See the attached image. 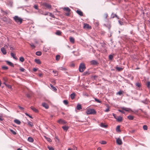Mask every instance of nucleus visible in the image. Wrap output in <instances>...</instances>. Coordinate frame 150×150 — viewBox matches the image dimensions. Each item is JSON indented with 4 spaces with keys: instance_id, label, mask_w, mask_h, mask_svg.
I'll use <instances>...</instances> for the list:
<instances>
[{
    "instance_id": "nucleus-1",
    "label": "nucleus",
    "mask_w": 150,
    "mask_h": 150,
    "mask_svg": "<svg viewBox=\"0 0 150 150\" xmlns=\"http://www.w3.org/2000/svg\"><path fill=\"white\" fill-rule=\"evenodd\" d=\"M86 112L87 115L95 114L96 113V112L94 109L90 108L87 109Z\"/></svg>"
},
{
    "instance_id": "nucleus-2",
    "label": "nucleus",
    "mask_w": 150,
    "mask_h": 150,
    "mask_svg": "<svg viewBox=\"0 0 150 150\" xmlns=\"http://www.w3.org/2000/svg\"><path fill=\"white\" fill-rule=\"evenodd\" d=\"M86 68V67L84 63H81L80 64L79 67V70L80 72H83Z\"/></svg>"
},
{
    "instance_id": "nucleus-3",
    "label": "nucleus",
    "mask_w": 150,
    "mask_h": 150,
    "mask_svg": "<svg viewBox=\"0 0 150 150\" xmlns=\"http://www.w3.org/2000/svg\"><path fill=\"white\" fill-rule=\"evenodd\" d=\"M13 18L16 22L17 23L19 22V24H21L22 22L23 19L17 16H15L14 17H13Z\"/></svg>"
},
{
    "instance_id": "nucleus-4",
    "label": "nucleus",
    "mask_w": 150,
    "mask_h": 150,
    "mask_svg": "<svg viewBox=\"0 0 150 150\" xmlns=\"http://www.w3.org/2000/svg\"><path fill=\"white\" fill-rule=\"evenodd\" d=\"M116 142L117 144L121 145L122 144V140L119 138H116Z\"/></svg>"
},
{
    "instance_id": "nucleus-5",
    "label": "nucleus",
    "mask_w": 150,
    "mask_h": 150,
    "mask_svg": "<svg viewBox=\"0 0 150 150\" xmlns=\"http://www.w3.org/2000/svg\"><path fill=\"white\" fill-rule=\"evenodd\" d=\"M90 64L91 65H98L99 64L98 62L95 60H93L90 62Z\"/></svg>"
},
{
    "instance_id": "nucleus-6",
    "label": "nucleus",
    "mask_w": 150,
    "mask_h": 150,
    "mask_svg": "<svg viewBox=\"0 0 150 150\" xmlns=\"http://www.w3.org/2000/svg\"><path fill=\"white\" fill-rule=\"evenodd\" d=\"M58 122L60 124H64L67 123V122L64 120L60 119L58 121Z\"/></svg>"
},
{
    "instance_id": "nucleus-7",
    "label": "nucleus",
    "mask_w": 150,
    "mask_h": 150,
    "mask_svg": "<svg viewBox=\"0 0 150 150\" xmlns=\"http://www.w3.org/2000/svg\"><path fill=\"white\" fill-rule=\"evenodd\" d=\"M43 5L48 9H51L52 7L51 5L46 3H44Z\"/></svg>"
},
{
    "instance_id": "nucleus-8",
    "label": "nucleus",
    "mask_w": 150,
    "mask_h": 150,
    "mask_svg": "<svg viewBox=\"0 0 150 150\" xmlns=\"http://www.w3.org/2000/svg\"><path fill=\"white\" fill-rule=\"evenodd\" d=\"M83 28L84 29H91V27L87 23L84 24Z\"/></svg>"
},
{
    "instance_id": "nucleus-9",
    "label": "nucleus",
    "mask_w": 150,
    "mask_h": 150,
    "mask_svg": "<svg viewBox=\"0 0 150 150\" xmlns=\"http://www.w3.org/2000/svg\"><path fill=\"white\" fill-rule=\"evenodd\" d=\"M135 85L137 87V89H139V88L141 86V83L139 82H137L136 83Z\"/></svg>"
},
{
    "instance_id": "nucleus-10",
    "label": "nucleus",
    "mask_w": 150,
    "mask_h": 150,
    "mask_svg": "<svg viewBox=\"0 0 150 150\" xmlns=\"http://www.w3.org/2000/svg\"><path fill=\"white\" fill-rule=\"evenodd\" d=\"M1 51L4 54H6L7 52L4 47H2L1 49Z\"/></svg>"
},
{
    "instance_id": "nucleus-11",
    "label": "nucleus",
    "mask_w": 150,
    "mask_h": 150,
    "mask_svg": "<svg viewBox=\"0 0 150 150\" xmlns=\"http://www.w3.org/2000/svg\"><path fill=\"white\" fill-rule=\"evenodd\" d=\"M116 119L118 122H121L122 121V117L121 116H117L116 118Z\"/></svg>"
},
{
    "instance_id": "nucleus-12",
    "label": "nucleus",
    "mask_w": 150,
    "mask_h": 150,
    "mask_svg": "<svg viewBox=\"0 0 150 150\" xmlns=\"http://www.w3.org/2000/svg\"><path fill=\"white\" fill-rule=\"evenodd\" d=\"M121 108L123 110H124L126 111H132V110L131 109L129 108H127L125 107H122Z\"/></svg>"
},
{
    "instance_id": "nucleus-13",
    "label": "nucleus",
    "mask_w": 150,
    "mask_h": 150,
    "mask_svg": "<svg viewBox=\"0 0 150 150\" xmlns=\"http://www.w3.org/2000/svg\"><path fill=\"white\" fill-rule=\"evenodd\" d=\"M42 106L45 107V108L47 109L49 108V106L48 105L45 103H43L42 104Z\"/></svg>"
},
{
    "instance_id": "nucleus-14",
    "label": "nucleus",
    "mask_w": 150,
    "mask_h": 150,
    "mask_svg": "<svg viewBox=\"0 0 150 150\" xmlns=\"http://www.w3.org/2000/svg\"><path fill=\"white\" fill-rule=\"evenodd\" d=\"M111 17L112 18H114L115 17H116L117 18V19H119V18L118 16L115 14L114 13H112L111 15Z\"/></svg>"
},
{
    "instance_id": "nucleus-15",
    "label": "nucleus",
    "mask_w": 150,
    "mask_h": 150,
    "mask_svg": "<svg viewBox=\"0 0 150 150\" xmlns=\"http://www.w3.org/2000/svg\"><path fill=\"white\" fill-rule=\"evenodd\" d=\"M69 39L70 41L72 43L74 44V43L75 40H74V39L73 38L71 37H69Z\"/></svg>"
},
{
    "instance_id": "nucleus-16",
    "label": "nucleus",
    "mask_w": 150,
    "mask_h": 150,
    "mask_svg": "<svg viewBox=\"0 0 150 150\" xmlns=\"http://www.w3.org/2000/svg\"><path fill=\"white\" fill-rule=\"evenodd\" d=\"M30 108L34 112H38V109L33 107L31 106Z\"/></svg>"
},
{
    "instance_id": "nucleus-17",
    "label": "nucleus",
    "mask_w": 150,
    "mask_h": 150,
    "mask_svg": "<svg viewBox=\"0 0 150 150\" xmlns=\"http://www.w3.org/2000/svg\"><path fill=\"white\" fill-rule=\"evenodd\" d=\"M76 12L80 16H83V12L80 10H77Z\"/></svg>"
},
{
    "instance_id": "nucleus-18",
    "label": "nucleus",
    "mask_w": 150,
    "mask_h": 150,
    "mask_svg": "<svg viewBox=\"0 0 150 150\" xmlns=\"http://www.w3.org/2000/svg\"><path fill=\"white\" fill-rule=\"evenodd\" d=\"M6 62L8 65H10V66L12 67H14L13 64L12 62L8 61H6Z\"/></svg>"
},
{
    "instance_id": "nucleus-19",
    "label": "nucleus",
    "mask_w": 150,
    "mask_h": 150,
    "mask_svg": "<svg viewBox=\"0 0 150 150\" xmlns=\"http://www.w3.org/2000/svg\"><path fill=\"white\" fill-rule=\"evenodd\" d=\"M11 56L15 59L17 60L18 58L15 56V55L13 53H11Z\"/></svg>"
},
{
    "instance_id": "nucleus-20",
    "label": "nucleus",
    "mask_w": 150,
    "mask_h": 150,
    "mask_svg": "<svg viewBox=\"0 0 150 150\" xmlns=\"http://www.w3.org/2000/svg\"><path fill=\"white\" fill-rule=\"evenodd\" d=\"M63 9L68 12H70L71 11L70 9L68 7L64 8Z\"/></svg>"
},
{
    "instance_id": "nucleus-21",
    "label": "nucleus",
    "mask_w": 150,
    "mask_h": 150,
    "mask_svg": "<svg viewBox=\"0 0 150 150\" xmlns=\"http://www.w3.org/2000/svg\"><path fill=\"white\" fill-rule=\"evenodd\" d=\"M116 69L117 70V71H121L123 69V68H122L119 67H116Z\"/></svg>"
},
{
    "instance_id": "nucleus-22",
    "label": "nucleus",
    "mask_w": 150,
    "mask_h": 150,
    "mask_svg": "<svg viewBox=\"0 0 150 150\" xmlns=\"http://www.w3.org/2000/svg\"><path fill=\"white\" fill-rule=\"evenodd\" d=\"M28 140L29 142H33L34 141V140L33 138L30 137H28Z\"/></svg>"
},
{
    "instance_id": "nucleus-23",
    "label": "nucleus",
    "mask_w": 150,
    "mask_h": 150,
    "mask_svg": "<svg viewBox=\"0 0 150 150\" xmlns=\"http://www.w3.org/2000/svg\"><path fill=\"white\" fill-rule=\"evenodd\" d=\"M62 32L60 30H57L55 34L58 35H61L62 34Z\"/></svg>"
},
{
    "instance_id": "nucleus-24",
    "label": "nucleus",
    "mask_w": 150,
    "mask_h": 150,
    "mask_svg": "<svg viewBox=\"0 0 150 150\" xmlns=\"http://www.w3.org/2000/svg\"><path fill=\"white\" fill-rule=\"evenodd\" d=\"M35 62L38 64H40L41 63L39 59H35Z\"/></svg>"
},
{
    "instance_id": "nucleus-25",
    "label": "nucleus",
    "mask_w": 150,
    "mask_h": 150,
    "mask_svg": "<svg viewBox=\"0 0 150 150\" xmlns=\"http://www.w3.org/2000/svg\"><path fill=\"white\" fill-rule=\"evenodd\" d=\"M14 122L18 124V125H20L21 123V122L18 120H17V119H15L14 120Z\"/></svg>"
},
{
    "instance_id": "nucleus-26",
    "label": "nucleus",
    "mask_w": 150,
    "mask_h": 150,
    "mask_svg": "<svg viewBox=\"0 0 150 150\" xmlns=\"http://www.w3.org/2000/svg\"><path fill=\"white\" fill-rule=\"evenodd\" d=\"M63 129L65 131H67L69 128V127L68 126H64L62 127Z\"/></svg>"
},
{
    "instance_id": "nucleus-27",
    "label": "nucleus",
    "mask_w": 150,
    "mask_h": 150,
    "mask_svg": "<svg viewBox=\"0 0 150 150\" xmlns=\"http://www.w3.org/2000/svg\"><path fill=\"white\" fill-rule=\"evenodd\" d=\"M44 137L48 142H52V140L50 138H49V137H46V136H45Z\"/></svg>"
},
{
    "instance_id": "nucleus-28",
    "label": "nucleus",
    "mask_w": 150,
    "mask_h": 150,
    "mask_svg": "<svg viewBox=\"0 0 150 150\" xmlns=\"http://www.w3.org/2000/svg\"><path fill=\"white\" fill-rule=\"evenodd\" d=\"M81 108V105L78 104L77 105V109L78 110H80Z\"/></svg>"
},
{
    "instance_id": "nucleus-29",
    "label": "nucleus",
    "mask_w": 150,
    "mask_h": 150,
    "mask_svg": "<svg viewBox=\"0 0 150 150\" xmlns=\"http://www.w3.org/2000/svg\"><path fill=\"white\" fill-rule=\"evenodd\" d=\"M50 86L51 88L54 91H56L57 90V89H56V88L55 87H54V86H53L52 85L50 84Z\"/></svg>"
},
{
    "instance_id": "nucleus-30",
    "label": "nucleus",
    "mask_w": 150,
    "mask_h": 150,
    "mask_svg": "<svg viewBox=\"0 0 150 150\" xmlns=\"http://www.w3.org/2000/svg\"><path fill=\"white\" fill-rule=\"evenodd\" d=\"M60 58V56L59 55H57L56 57V60L57 61H59V60Z\"/></svg>"
},
{
    "instance_id": "nucleus-31",
    "label": "nucleus",
    "mask_w": 150,
    "mask_h": 150,
    "mask_svg": "<svg viewBox=\"0 0 150 150\" xmlns=\"http://www.w3.org/2000/svg\"><path fill=\"white\" fill-rule=\"evenodd\" d=\"M41 54H42V53L40 51H38L36 52V54L38 56H40L41 55Z\"/></svg>"
},
{
    "instance_id": "nucleus-32",
    "label": "nucleus",
    "mask_w": 150,
    "mask_h": 150,
    "mask_svg": "<svg viewBox=\"0 0 150 150\" xmlns=\"http://www.w3.org/2000/svg\"><path fill=\"white\" fill-rule=\"evenodd\" d=\"M100 126L104 128H106L107 127V125H105V124L103 123H100Z\"/></svg>"
},
{
    "instance_id": "nucleus-33",
    "label": "nucleus",
    "mask_w": 150,
    "mask_h": 150,
    "mask_svg": "<svg viewBox=\"0 0 150 150\" xmlns=\"http://www.w3.org/2000/svg\"><path fill=\"white\" fill-rule=\"evenodd\" d=\"M75 96V95L74 93H73L71 95V97L72 99H74Z\"/></svg>"
},
{
    "instance_id": "nucleus-34",
    "label": "nucleus",
    "mask_w": 150,
    "mask_h": 150,
    "mask_svg": "<svg viewBox=\"0 0 150 150\" xmlns=\"http://www.w3.org/2000/svg\"><path fill=\"white\" fill-rule=\"evenodd\" d=\"M127 118L129 120H132L134 119V117L131 115H130L127 117Z\"/></svg>"
},
{
    "instance_id": "nucleus-35",
    "label": "nucleus",
    "mask_w": 150,
    "mask_h": 150,
    "mask_svg": "<svg viewBox=\"0 0 150 150\" xmlns=\"http://www.w3.org/2000/svg\"><path fill=\"white\" fill-rule=\"evenodd\" d=\"M99 143L101 144H106V142L105 141H100Z\"/></svg>"
},
{
    "instance_id": "nucleus-36",
    "label": "nucleus",
    "mask_w": 150,
    "mask_h": 150,
    "mask_svg": "<svg viewBox=\"0 0 150 150\" xmlns=\"http://www.w3.org/2000/svg\"><path fill=\"white\" fill-rule=\"evenodd\" d=\"M120 126L119 125H118L117 127L116 130L117 132H120Z\"/></svg>"
},
{
    "instance_id": "nucleus-37",
    "label": "nucleus",
    "mask_w": 150,
    "mask_h": 150,
    "mask_svg": "<svg viewBox=\"0 0 150 150\" xmlns=\"http://www.w3.org/2000/svg\"><path fill=\"white\" fill-rule=\"evenodd\" d=\"M19 60L21 62H23L24 61V59L22 57H20Z\"/></svg>"
},
{
    "instance_id": "nucleus-38",
    "label": "nucleus",
    "mask_w": 150,
    "mask_h": 150,
    "mask_svg": "<svg viewBox=\"0 0 150 150\" xmlns=\"http://www.w3.org/2000/svg\"><path fill=\"white\" fill-rule=\"evenodd\" d=\"M10 131L11 132V133H12L14 135H16V132H15V131H13V130L10 129Z\"/></svg>"
},
{
    "instance_id": "nucleus-39",
    "label": "nucleus",
    "mask_w": 150,
    "mask_h": 150,
    "mask_svg": "<svg viewBox=\"0 0 150 150\" xmlns=\"http://www.w3.org/2000/svg\"><path fill=\"white\" fill-rule=\"evenodd\" d=\"M58 69L59 70H65V68L63 67H61L58 68Z\"/></svg>"
},
{
    "instance_id": "nucleus-40",
    "label": "nucleus",
    "mask_w": 150,
    "mask_h": 150,
    "mask_svg": "<svg viewBox=\"0 0 150 150\" xmlns=\"http://www.w3.org/2000/svg\"><path fill=\"white\" fill-rule=\"evenodd\" d=\"M2 20L4 21V22H6L7 21V18L5 17H3L1 18Z\"/></svg>"
},
{
    "instance_id": "nucleus-41",
    "label": "nucleus",
    "mask_w": 150,
    "mask_h": 150,
    "mask_svg": "<svg viewBox=\"0 0 150 150\" xmlns=\"http://www.w3.org/2000/svg\"><path fill=\"white\" fill-rule=\"evenodd\" d=\"M108 16V14L107 13H105L103 15V17L104 19H106Z\"/></svg>"
},
{
    "instance_id": "nucleus-42",
    "label": "nucleus",
    "mask_w": 150,
    "mask_h": 150,
    "mask_svg": "<svg viewBox=\"0 0 150 150\" xmlns=\"http://www.w3.org/2000/svg\"><path fill=\"white\" fill-rule=\"evenodd\" d=\"M96 102L98 103H101V101L99 99H97L96 98H94Z\"/></svg>"
},
{
    "instance_id": "nucleus-43",
    "label": "nucleus",
    "mask_w": 150,
    "mask_h": 150,
    "mask_svg": "<svg viewBox=\"0 0 150 150\" xmlns=\"http://www.w3.org/2000/svg\"><path fill=\"white\" fill-rule=\"evenodd\" d=\"M63 103L67 105L68 104V102L67 100H64L63 101Z\"/></svg>"
},
{
    "instance_id": "nucleus-44",
    "label": "nucleus",
    "mask_w": 150,
    "mask_h": 150,
    "mask_svg": "<svg viewBox=\"0 0 150 150\" xmlns=\"http://www.w3.org/2000/svg\"><path fill=\"white\" fill-rule=\"evenodd\" d=\"M123 92H124L122 91H120L117 92V94H118L119 95H121L123 93Z\"/></svg>"
},
{
    "instance_id": "nucleus-45",
    "label": "nucleus",
    "mask_w": 150,
    "mask_h": 150,
    "mask_svg": "<svg viewBox=\"0 0 150 150\" xmlns=\"http://www.w3.org/2000/svg\"><path fill=\"white\" fill-rule=\"evenodd\" d=\"M28 125L30 126V127H32L33 125V124L32 123L30 122H29L28 123Z\"/></svg>"
},
{
    "instance_id": "nucleus-46",
    "label": "nucleus",
    "mask_w": 150,
    "mask_h": 150,
    "mask_svg": "<svg viewBox=\"0 0 150 150\" xmlns=\"http://www.w3.org/2000/svg\"><path fill=\"white\" fill-rule=\"evenodd\" d=\"M109 59L110 60H112L113 57V56L112 55H109Z\"/></svg>"
},
{
    "instance_id": "nucleus-47",
    "label": "nucleus",
    "mask_w": 150,
    "mask_h": 150,
    "mask_svg": "<svg viewBox=\"0 0 150 150\" xmlns=\"http://www.w3.org/2000/svg\"><path fill=\"white\" fill-rule=\"evenodd\" d=\"M143 128L145 130H147V127L146 125H144L143 126Z\"/></svg>"
},
{
    "instance_id": "nucleus-48",
    "label": "nucleus",
    "mask_w": 150,
    "mask_h": 150,
    "mask_svg": "<svg viewBox=\"0 0 150 150\" xmlns=\"http://www.w3.org/2000/svg\"><path fill=\"white\" fill-rule=\"evenodd\" d=\"M49 15L50 16H51V17H52V18H54V15L52 14V13H50L49 12Z\"/></svg>"
},
{
    "instance_id": "nucleus-49",
    "label": "nucleus",
    "mask_w": 150,
    "mask_h": 150,
    "mask_svg": "<svg viewBox=\"0 0 150 150\" xmlns=\"http://www.w3.org/2000/svg\"><path fill=\"white\" fill-rule=\"evenodd\" d=\"M48 148L49 150H54V149L52 147L48 146Z\"/></svg>"
},
{
    "instance_id": "nucleus-50",
    "label": "nucleus",
    "mask_w": 150,
    "mask_h": 150,
    "mask_svg": "<svg viewBox=\"0 0 150 150\" xmlns=\"http://www.w3.org/2000/svg\"><path fill=\"white\" fill-rule=\"evenodd\" d=\"M3 80L4 81V82H6L8 81V79L6 77H4L3 78Z\"/></svg>"
},
{
    "instance_id": "nucleus-51",
    "label": "nucleus",
    "mask_w": 150,
    "mask_h": 150,
    "mask_svg": "<svg viewBox=\"0 0 150 150\" xmlns=\"http://www.w3.org/2000/svg\"><path fill=\"white\" fill-rule=\"evenodd\" d=\"M124 110H123L122 109V110H118V111L119 112H122V113L123 114H124L125 113V112Z\"/></svg>"
},
{
    "instance_id": "nucleus-52",
    "label": "nucleus",
    "mask_w": 150,
    "mask_h": 150,
    "mask_svg": "<svg viewBox=\"0 0 150 150\" xmlns=\"http://www.w3.org/2000/svg\"><path fill=\"white\" fill-rule=\"evenodd\" d=\"M20 70L22 72H24L25 70V69L22 67H21L20 69Z\"/></svg>"
},
{
    "instance_id": "nucleus-53",
    "label": "nucleus",
    "mask_w": 150,
    "mask_h": 150,
    "mask_svg": "<svg viewBox=\"0 0 150 150\" xmlns=\"http://www.w3.org/2000/svg\"><path fill=\"white\" fill-rule=\"evenodd\" d=\"M2 68L3 69H4L5 70H7L8 69V67H7V66H4V67H2Z\"/></svg>"
},
{
    "instance_id": "nucleus-54",
    "label": "nucleus",
    "mask_w": 150,
    "mask_h": 150,
    "mask_svg": "<svg viewBox=\"0 0 150 150\" xmlns=\"http://www.w3.org/2000/svg\"><path fill=\"white\" fill-rule=\"evenodd\" d=\"M53 72L55 74H57V75H56V76H57L58 74V73H57V71H55V70H53Z\"/></svg>"
},
{
    "instance_id": "nucleus-55",
    "label": "nucleus",
    "mask_w": 150,
    "mask_h": 150,
    "mask_svg": "<svg viewBox=\"0 0 150 150\" xmlns=\"http://www.w3.org/2000/svg\"><path fill=\"white\" fill-rule=\"evenodd\" d=\"M110 111L109 108H108L106 110H105V112H108Z\"/></svg>"
},
{
    "instance_id": "nucleus-56",
    "label": "nucleus",
    "mask_w": 150,
    "mask_h": 150,
    "mask_svg": "<svg viewBox=\"0 0 150 150\" xmlns=\"http://www.w3.org/2000/svg\"><path fill=\"white\" fill-rule=\"evenodd\" d=\"M6 86L9 88H12L11 86L9 85H7V86Z\"/></svg>"
},
{
    "instance_id": "nucleus-57",
    "label": "nucleus",
    "mask_w": 150,
    "mask_h": 150,
    "mask_svg": "<svg viewBox=\"0 0 150 150\" xmlns=\"http://www.w3.org/2000/svg\"><path fill=\"white\" fill-rule=\"evenodd\" d=\"M34 8H35V9H38V5H34Z\"/></svg>"
},
{
    "instance_id": "nucleus-58",
    "label": "nucleus",
    "mask_w": 150,
    "mask_h": 150,
    "mask_svg": "<svg viewBox=\"0 0 150 150\" xmlns=\"http://www.w3.org/2000/svg\"><path fill=\"white\" fill-rule=\"evenodd\" d=\"M112 115L114 117V118L116 119V118L117 116H116L115 114L114 113H112Z\"/></svg>"
},
{
    "instance_id": "nucleus-59",
    "label": "nucleus",
    "mask_w": 150,
    "mask_h": 150,
    "mask_svg": "<svg viewBox=\"0 0 150 150\" xmlns=\"http://www.w3.org/2000/svg\"><path fill=\"white\" fill-rule=\"evenodd\" d=\"M4 119L3 117L1 116H0V120L1 121H2Z\"/></svg>"
},
{
    "instance_id": "nucleus-60",
    "label": "nucleus",
    "mask_w": 150,
    "mask_h": 150,
    "mask_svg": "<svg viewBox=\"0 0 150 150\" xmlns=\"http://www.w3.org/2000/svg\"><path fill=\"white\" fill-rule=\"evenodd\" d=\"M33 71L35 72L37 70V69L35 68H34L33 69Z\"/></svg>"
},
{
    "instance_id": "nucleus-61",
    "label": "nucleus",
    "mask_w": 150,
    "mask_h": 150,
    "mask_svg": "<svg viewBox=\"0 0 150 150\" xmlns=\"http://www.w3.org/2000/svg\"><path fill=\"white\" fill-rule=\"evenodd\" d=\"M19 108L20 109H21V110H23L24 109L22 107H21V106H19Z\"/></svg>"
},
{
    "instance_id": "nucleus-62",
    "label": "nucleus",
    "mask_w": 150,
    "mask_h": 150,
    "mask_svg": "<svg viewBox=\"0 0 150 150\" xmlns=\"http://www.w3.org/2000/svg\"><path fill=\"white\" fill-rule=\"evenodd\" d=\"M38 75L39 76L41 77L42 76V73H39L38 74Z\"/></svg>"
},
{
    "instance_id": "nucleus-63",
    "label": "nucleus",
    "mask_w": 150,
    "mask_h": 150,
    "mask_svg": "<svg viewBox=\"0 0 150 150\" xmlns=\"http://www.w3.org/2000/svg\"><path fill=\"white\" fill-rule=\"evenodd\" d=\"M31 45V46L32 47H33V48H35V45H33V44H32V45L31 44V45Z\"/></svg>"
},
{
    "instance_id": "nucleus-64",
    "label": "nucleus",
    "mask_w": 150,
    "mask_h": 150,
    "mask_svg": "<svg viewBox=\"0 0 150 150\" xmlns=\"http://www.w3.org/2000/svg\"><path fill=\"white\" fill-rule=\"evenodd\" d=\"M66 15L67 16H68L69 15H70V13L69 12H68V13H66Z\"/></svg>"
}]
</instances>
